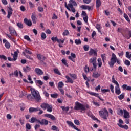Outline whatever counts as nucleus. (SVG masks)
Masks as SVG:
<instances>
[{"instance_id": "f257e3e1", "label": "nucleus", "mask_w": 131, "mask_h": 131, "mask_svg": "<svg viewBox=\"0 0 131 131\" xmlns=\"http://www.w3.org/2000/svg\"><path fill=\"white\" fill-rule=\"evenodd\" d=\"M31 94L28 95L27 96V99L29 100V101H35L36 102L41 101V97L38 91L33 88H31Z\"/></svg>"}, {"instance_id": "f03ea898", "label": "nucleus", "mask_w": 131, "mask_h": 131, "mask_svg": "<svg viewBox=\"0 0 131 131\" xmlns=\"http://www.w3.org/2000/svg\"><path fill=\"white\" fill-rule=\"evenodd\" d=\"M74 110H81L80 112L84 113L86 109H90V106L86 104L85 106L79 102L77 101L75 102V106L74 107Z\"/></svg>"}, {"instance_id": "7ed1b4c3", "label": "nucleus", "mask_w": 131, "mask_h": 131, "mask_svg": "<svg viewBox=\"0 0 131 131\" xmlns=\"http://www.w3.org/2000/svg\"><path fill=\"white\" fill-rule=\"evenodd\" d=\"M117 63L118 65H120V60H118L117 59V57H116V55L114 53H112V57L111 58V61L108 62V65L111 68H113L114 67V64L115 63Z\"/></svg>"}, {"instance_id": "20e7f679", "label": "nucleus", "mask_w": 131, "mask_h": 131, "mask_svg": "<svg viewBox=\"0 0 131 131\" xmlns=\"http://www.w3.org/2000/svg\"><path fill=\"white\" fill-rule=\"evenodd\" d=\"M99 114L101 118L107 120V117H109V112L107 110V108H104L103 110L99 111Z\"/></svg>"}, {"instance_id": "39448f33", "label": "nucleus", "mask_w": 131, "mask_h": 131, "mask_svg": "<svg viewBox=\"0 0 131 131\" xmlns=\"http://www.w3.org/2000/svg\"><path fill=\"white\" fill-rule=\"evenodd\" d=\"M64 7L67 9V10H68V11H71L73 13H75L76 10L75 8L73 7V4L69 3L67 5V2H65Z\"/></svg>"}, {"instance_id": "423d86ee", "label": "nucleus", "mask_w": 131, "mask_h": 131, "mask_svg": "<svg viewBox=\"0 0 131 131\" xmlns=\"http://www.w3.org/2000/svg\"><path fill=\"white\" fill-rule=\"evenodd\" d=\"M89 63L93 64V69L94 70L97 69V64H96V63H97V57H94L90 58L89 60Z\"/></svg>"}, {"instance_id": "0eeeda50", "label": "nucleus", "mask_w": 131, "mask_h": 131, "mask_svg": "<svg viewBox=\"0 0 131 131\" xmlns=\"http://www.w3.org/2000/svg\"><path fill=\"white\" fill-rule=\"evenodd\" d=\"M67 123L69 125V126H71V127H72V128H74V129H75L77 131H81V130L78 129V128L76 127V126L73 124V123L70 121H67Z\"/></svg>"}, {"instance_id": "6e6552de", "label": "nucleus", "mask_w": 131, "mask_h": 131, "mask_svg": "<svg viewBox=\"0 0 131 131\" xmlns=\"http://www.w3.org/2000/svg\"><path fill=\"white\" fill-rule=\"evenodd\" d=\"M88 94L91 95V96H94V97H97V98H98V99H99V100H100V101L104 102V99L101 98V97L99 96V94L93 92H88Z\"/></svg>"}, {"instance_id": "1a4fd4ad", "label": "nucleus", "mask_w": 131, "mask_h": 131, "mask_svg": "<svg viewBox=\"0 0 131 131\" xmlns=\"http://www.w3.org/2000/svg\"><path fill=\"white\" fill-rule=\"evenodd\" d=\"M8 15L7 17L8 19H10L13 14V9L11 7H8Z\"/></svg>"}, {"instance_id": "9d476101", "label": "nucleus", "mask_w": 131, "mask_h": 131, "mask_svg": "<svg viewBox=\"0 0 131 131\" xmlns=\"http://www.w3.org/2000/svg\"><path fill=\"white\" fill-rule=\"evenodd\" d=\"M39 107H30L29 109V113H33V112H37L38 111H39Z\"/></svg>"}, {"instance_id": "9b49d317", "label": "nucleus", "mask_w": 131, "mask_h": 131, "mask_svg": "<svg viewBox=\"0 0 131 131\" xmlns=\"http://www.w3.org/2000/svg\"><path fill=\"white\" fill-rule=\"evenodd\" d=\"M45 117H47V118H50L51 120H56V117L54 116V115L50 114H45L44 115Z\"/></svg>"}, {"instance_id": "f8f14e48", "label": "nucleus", "mask_w": 131, "mask_h": 131, "mask_svg": "<svg viewBox=\"0 0 131 131\" xmlns=\"http://www.w3.org/2000/svg\"><path fill=\"white\" fill-rule=\"evenodd\" d=\"M9 32L11 35H16L17 34V32H16V30L14 28L12 27H10L9 28Z\"/></svg>"}, {"instance_id": "ddd939ff", "label": "nucleus", "mask_w": 131, "mask_h": 131, "mask_svg": "<svg viewBox=\"0 0 131 131\" xmlns=\"http://www.w3.org/2000/svg\"><path fill=\"white\" fill-rule=\"evenodd\" d=\"M24 22L26 25H27L28 26H32V22H31V20H29L28 19L25 18L24 19Z\"/></svg>"}, {"instance_id": "4468645a", "label": "nucleus", "mask_w": 131, "mask_h": 131, "mask_svg": "<svg viewBox=\"0 0 131 131\" xmlns=\"http://www.w3.org/2000/svg\"><path fill=\"white\" fill-rule=\"evenodd\" d=\"M89 55L90 56H93V55H94V56H98V53L96 50L91 48L89 52Z\"/></svg>"}, {"instance_id": "2eb2a0df", "label": "nucleus", "mask_w": 131, "mask_h": 131, "mask_svg": "<svg viewBox=\"0 0 131 131\" xmlns=\"http://www.w3.org/2000/svg\"><path fill=\"white\" fill-rule=\"evenodd\" d=\"M35 72H36V74L39 76L42 75V74H43V71H42L41 69L37 68H36L35 69Z\"/></svg>"}, {"instance_id": "dca6fc26", "label": "nucleus", "mask_w": 131, "mask_h": 131, "mask_svg": "<svg viewBox=\"0 0 131 131\" xmlns=\"http://www.w3.org/2000/svg\"><path fill=\"white\" fill-rule=\"evenodd\" d=\"M3 43H5V47L6 49H10L11 48V44L6 39L3 40Z\"/></svg>"}, {"instance_id": "f3484780", "label": "nucleus", "mask_w": 131, "mask_h": 131, "mask_svg": "<svg viewBox=\"0 0 131 131\" xmlns=\"http://www.w3.org/2000/svg\"><path fill=\"white\" fill-rule=\"evenodd\" d=\"M123 36L124 37H125V38H127V39H130L131 38V30L127 31V34L124 35L122 34Z\"/></svg>"}, {"instance_id": "a211bd4d", "label": "nucleus", "mask_w": 131, "mask_h": 131, "mask_svg": "<svg viewBox=\"0 0 131 131\" xmlns=\"http://www.w3.org/2000/svg\"><path fill=\"white\" fill-rule=\"evenodd\" d=\"M124 111V118H129L130 115H129V113L126 110H123Z\"/></svg>"}, {"instance_id": "6ab92c4d", "label": "nucleus", "mask_w": 131, "mask_h": 131, "mask_svg": "<svg viewBox=\"0 0 131 131\" xmlns=\"http://www.w3.org/2000/svg\"><path fill=\"white\" fill-rule=\"evenodd\" d=\"M71 56H68V58L69 59V60H71V61H72V62H75V60L73 59V58H74L75 59V58H76V55H75V54L71 53Z\"/></svg>"}, {"instance_id": "aec40b11", "label": "nucleus", "mask_w": 131, "mask_h": 131, "mask_svg": "<svg viewBox=\"0 0 131 131\" xmlns=\"http://www.w3.org/2000/svg\"><path fill=\"white\" fill-rule=\"evenodd\" d=\"M18 52L19 50H17V51L14 52V53H11V56H13V60L14 61H16L18 58Z\"/></svg>"}, {"instance_id": "412c9836", "label": "nucleus", "mask_w": 131, "mask_h": 131, "mask_svg": "<svg viewBox=\"0 0 131 131\" xmlns=\"http://www.w3.org/2000/svg\"><path fill=\"white\" fill-rule=\"evenodd\" d=\"M115 93L116 94H117V95H120V94L121 93V91H120V88H119V85L116 86L115 88Z\"/></svg>"}, {"instance_id": "4be33fe9", "label": "nucleus", "mask_w": 131, "mask_h": 131, "mask_svg": "<svg viewBox=\"0 0 131 131\" xmlns=\"http://www.w3.org/2000/svg\"><path fill=\"white\" fill-rule=\"evenodd\" d=\"M49 124V121L43 119L41 121V125H48Z\"/></svg>"}, {"instance_id": "5701e85b", "label": "nucleus", "mask_w": 131, "mask_h": 131, "mask_svg": "<svg viewBox=\"0 0 131 131\" xmlns=\"http://www.w3.org/2000/svg\"><path fill=\"white\" fill-rule=\"evenodd\" d=\"M37 58L40 61H45L46 60V57L41 54H37Z\"/></svg>"}, {"instance_id": "b1692460", "label": "nucleus", "mask_w": 131, "mask_h": 131, "mask_svg": "<svg viewBox=\"0 0 131 131\" xmlns=\"http://www.w3.org/2000/svg\"><path fill=\"white\" fill-rule=\"evenodd\" d=\"M112 80L113 83H114L115 84H116V86H119V84L118 83V82H117V81L115 80V78L114 77V75L112 76Z\"/></svg>"}, {"instance_id": "393cba45", "label": "nucleus", "mask_w": 131, "mask_h": 131, "mask_svg": "<svg viewBox=\"0 0 131 131\" xmlns=\"http://www.w3.org/2000/svg\"><path fill=\"white\" fill-rule=\"evenodd\" d=\"M122 88L124 90H126L127 91H131V86H127V85L124 84L122 86Z\"/></svg>"}, {"instance_id": "a878e982", "label": "nucleus", "mask_w": 131, "mask_h": 131, "mask_svg": "<svg viewBox=\"0 0 131 131\" xmlns=\"http://www.w3.org/2000/svg\"><path fill=\"white\" fill-rule=\"evenodd\" d=\"M49 106V104L46 103H43L41 104L40 107L43 109V110H46L48 108V106Z\"/></svg>"}, {"instance_id": "bb28decb", "label": "nucleus", "mask_w": 131, "mask_h": 131, "mask_svg": "<svg viewBox=\"0 0 131 131\" xmlns=\"http://www.w3.org/2000/svg\"><path fill=\"white\" fill-rule=\"evenodd\" d=\"M66 78L67 79V81L66 82L67 83H68L69 82L70 83H73L74 81L72 80V79L70 78L69 76H66Z\"/></svg>"}, {"instance_id": "cd10ccee", "label": "nucleus", "mask_w": 131, "mask_h": 131, "mask_svg": "<svg viewBox=\"0 0 131 131\" xmlns=\"http://www.w3.org/2000/svg\"><path fill=\"white\" fill-rule=\"evenodd\" d=\"M31 18H32L33 23L34 24H36V16H35V15H34V14H32Z\"/></svg>"}, {"instance_id": "c85d7f7f", "label": "nucleus", "mask_w": 131, "mask_h": 131, "mask_svg": "<svg viewBox=\"0 0 131 131\" xmlns=\"http://www.w3.org/2000/svg\"><path fill=\"white\" fill-rule=\"evenodd\" d=\"M46 109L47 110L48 112H52L53 111V106L49 104Z\"/></svg>"}, {"instance_id": "c756f323", "label": "nucleus", "mask_w": 131, "mask_h": 131, "mask_svg": "<svg viewBox=\"0 0 131 131\" xmlns=\"http://www.w3.org/2000/svg\"><path fill=\"white\" fill-rule=\"evenodd\" d=\"M54 72L55 74H57V75H61V72H60V71L57 68L54 69Z\"/></svg>"}, {"instance_id": "7c9ffc66", "label": "nucleus", "mask_w": 131, "mask_h": 131, "mask_svg": "<svg viewBox=\"0 0 131 131\" xmlns=\"http://www.w3.org/2000/svg\"><path fill=\"white\" fill-rule=\"evenodd\" d=\"M124 18H125V20L128 22V23H130V19L129 17H128V15L126 14V13H124Z\"/></svg>"}, {"instance_id": "2f4dec72", "label": "nucleus", "mask_w": 131, "mask_h": 131, "mask_svg": "<svg viewBox=\"0 0 131 131\" xmlns=\"http://www.w3.org/2000/svg\"><path fill=\"white\" fill-rule=\"evenodd\" d=\"M101 5H102L101 0H96V8H100V7H101Z\"/></svg>"}, {"instance_id": "473e14b6", "label": "nucleus", "mask_w": 131, "mask_h": 131, "mask_svg": "<svg viewBox=\"0 0 131 131\" xmlns=\"http://www.w3.org/2000/svg\"><path fill=\"white\" fill-rule=\"evenodd\" d=\"M47 38V35L46 33L42 32L41 34V39L42 40H45Z\"/></svg>"}, {"instance_id": "72a5a7b5", "label": "nucleus", "mask_w": 131, "mask_h": 131, "mask_svg": "<svg viewBox=\"0 0 131 131\" xmlns=\"http://www.w3.org/2000/svg\"><path fill=\"white\" fill-rule=\"evenodd\" d=\"M97 62L98 63V67H102V65H103V63L102 62V59L101 58H98L97 59Z\"/></svg>"}, {"instance_id": "f704fd0d", "label": "nucleus", "mask_w": 131, "mask_h": 131, "mask_svg": "<svg viewBox=\"0 0 131 131\" xmlns=\"http://www.w3.org/2000/svg\"><path fill=\"white\" fill-rule=\"evenodd\" d=\"M17 26L18 27V28H20V29H23L24 26H23V24L22 23H17L16 24Z\"/></svg>"}, {"instance_id": "c9c22d12", "label": "nucleus", "mask_w": 131, "mask_h": 131, "mask_svg": "<svg viewBox=\"0 0 131 131\" xmlns=\"http://www.w3.org/2000/svg\"><path fill=\"white\" fill-rule=\"evenodd\" d=\"M64 84L63 82L60 81L58 83V89H62L64 86Z\"/></svg>"}, {"instance_id": "e433bc0d", "label": "nucleus", "mask_w": 131, "mask_h": 131, "mask_svg": "<svg viewBox=\"0 0 131 131\" xmlns=\"http://www.w3.org/2000/svg\"><path fill=\"white\" fill-rule=\"evenodd\" d=\"M51 129L52 130H53V131H60V130L59 129V128H58V127L55 125H53L51 127Z\"/></svg>"}, {"instance_id": "4c0bfd02", "label": "nucleus", "mask_w": 131, "mask_h": 131, "mask_svg": "<svg viewBox=\"0 0 131 131\" xmlns=\"http://www.w3.org/2000/svg\"><path fill=\"white\" fill-rule=\"evenodd\" d=\"M61 108L62 110H63V111H67V112L69 111V109H70L69 106L65 107L64 106H62L61 107Z\"/></svg>"}, {"instance_id": "58836bf2", "label": "nucleus", "mask_w": 131, "mask_h": 131, "mask_svg": "<svg viewBox=\"0 0 131 131\" xmlns=\"http://www.w3.org/2000/svg\"><path fill=\"white\" fill-rule=\"evenodd\" d=\"M23 70L24 72H27V71H30L31 68H29L28 66H26L25 68H23Z\"/></svg>"}, {"instance_id": "ea45409f", "label": "nucleus", "mask_w": 131, "mask_h": 131, "mask_svg": "<svg viewBox=\"0 0 131 131\" xmlns=\"http://www.w3.org/2000/svg\"><path fill=\"white\" fill-rule=\"evenodd\" d=\"M101 75L99 74L98 73H93V76L94 77V78H98V77H99Z\"/></svg>"}, {"instance_id": "a19ab883", "label": "nucleus", "mask_w": 131, "mask_h": 131, "mask_svg": "<svg viewBox=\"0 0 131 131\" xmlns=\"http://www.w3.org/2000/svg\"><path fill=\"white\" fill-rule=\"evenodd\" d=\"M61 62H62V64H63V65H64V66L68 67V63L66 61V59H65V58L62 59L61 60Z\"/></svg>"}, {"instance_id": "79ce46f5", "label": "nucleus", "mask_w": 131, "mask_h": 131, "mask_svg": "<svg viewBox=\"0 0 131 131\" xmlns=\"http://www.w3.org/2000/svg\"><path fill=\"white\" fill-rule=\"evenodd\" d=\"M36 121V118L33 117L31 118L30 120H29V121L31 123H34V122H35Z\"/></svg>"}, {"instance_id": "37998d69", "label": "nucleus", "mask_w": 131, "mask_h": 131, "mask_svg": "<svg viewBox=\"0 0 131 131\" xmlns=\"http://www.w3.org/2000/svg\"><path fill=\"white\" fill-rule=\"evenodd\" d=\"M62 35H63V36L69 35V31H68V30H65L62 33Z\"/></svg>"}, {"instance_id": "c03bdc74", "label": "nucleus", "mask_w": 131, "mask_h": 131, "mask_svg": "<svg viewBox=\"0 0 131 131\" xmlns=\"http://www.w3.org/2000/svg\"><path fill=\"white\" fill-rule=\"evenodd\" d=\"M58 96H59V95L57 93L51 94V98H53L54 99H57V98H58Z\"/></svg>"}, {"instance_id": "a18cd8bd", "label": "nucleus", "mask_w": 131, "mask_h": 131, "mask_svg": "<svg viewBox=\"0 0 131 131\" xmlns=\"http://www.w3.org/2000/svg\"><path fill=\"white\" fill-rule=\"evenodd\" d=\"M124 93H122L121 95L118 96V99L119 100H122L123 99H124Z\"/></svg>"}, {"instance_id": "49530a36", "label": "nucleus", "mask_w": 131, "mask_h": 131, "mask_svg": "<svg viewBox=\"0 0 131 131\" xmlns=\"http://www.w3.org/2000/svg\"><path fill=\"white\" fill-rule=\"evenodd\" d=\"M83 49L85 52H88V51H89V49H90V47H89V45H85L83 46Z\"/></svg>"}, {"instance_id": "de8ad7c7", "label": "nucleus", "mask_w": 131, "mask_h": 131, "mask_svg": "<svg viewBox=\"0 0 131 131\" xmlns=\"http://www.w3.org/2000/svg\"><path fill=\"white\" fill-rule=\"evenodd\" d=\"M36 83L41 86V85H42V84H43V82H42L40 80H37V81H36Z\"/></svg>"}, {"instance_id": "09e8293b", "label": "nucleus", "mask_w": 131, "mask_h": 131, "mask_svg": "<svg viewBox=\"0 0 131 131\" xmlns=\"http://www.w3.org/2000/svg\"><path fill=\"white\" fill-rule=\"evenodd\" d=\"M125 65H126V66H130V61L129 60L126 59L124 61Z\"/></svg>"}, {"instance_id": "8fccbe9b", "label": "nucleus", "mask_w": 131, "mask_h": 131, "mask_svg": "<svg viewBox=\"0 0 131 131\" xmlns=\"http://www.w3.org/2000/svg\"><path fill=\"white\" fill-rule=\"evenodd\" d=\"M70 76L73 78V79H77V76L75 74H70Z\"/></svg>"}, {"instance_id": "3c124183", "label": "nucleus", "mask_w": 131, "mask_h": 131, "mask_svg": "<svg viewBox=\"0 0 131 131\" xmlns=\"http://www.w3.org/2000/svg\"><path fill=\"white\" fill-rule=\"evenodd\" d=\"M58 37H52L51 38V40H52L53 42H56V41H58Z\"/></svg>"}, {"instance_id": "603ef678", "label": "nucleus", "mask_w": 131, "mask_h": 131, "mask_svg": "<svg viewBox=\"0 0 131 131\" xmlns=\"http://www.w3.org/2000/svg\"><path fill=\"white\" fill-rule=\"evenodd\" d=\"M75 43L76 45H81V40H80V39H76L75 41Z\"/></svg>"}, {"instance_id": "864d4df0", "label": "nucleus", "mask_w": 131, "mask_h": 131, "mask_svg": "<svg viewBox=\"0 0 131 131\" xmlns=\"http://www.w3.org/2000/svg\"><path fill=\"white\" fill-rule=\"evenodd\" d=\"M101 59L104 63V62H105V60H106V54H101Z\"/></svg>"}, {"instance_id": "5fc2aeb1", "label": "nucleus", "mask_w": 131, "mask_h": 131, "mask_svg": "<svg viewBox=\"0 0 131 131\" xmlns=\"http://www.w3.org/2000/svg\"><path fill=\"white\" fill-rule=\"evenodd\" d=\"M26 127L27 129H29V130L31 129V125H30V124L29 123H27L26 124Z\"/></svg>"}, {"instance_id": "6e6d98bb", "label": "nucleus", "mask_w": 131, "mask_h": 131, "mask_svg": "<svg viewBox=\"0 0 131 131\" xmlns=\"http://www.w3.org/2000/svg\"><path fill=\"white\" fill-rule=\"evenodd\" d=\"M101 93H108V92H110V90L109 89H101Z\"/></svg>"}, {"instance_id": "4d7b16f0", "label": "nucleus", "mask_w": 131, "mask_h": 131, "mask_svg": "<svg viewBox=\"0 0 131 131\" xmlns=\"http://www.w3.org/2000/svg\"><path fill=\"white\" fill-rule=\"evenodd\" d=\"M70 3H72L73 6H75V7H76V6H77V4L74 0H70Z\"/></svg>"}, {"instance_id": "13d9d810", "label": "nucleus", "mask_w": 131, "mask_h": 131, "mask_svg": "<svg viewBox=\"0 0 131 131\" xmlns=\"http://www.w3.org/2000/svg\"><path fill=\"white\" fill-rule=\"evenodd\" d=\"M84 71L86 73H88V72H90V68L85 66L84 68Z\"/></svg>"}, {"instance_id": "bf43d9fd", "label": "nucleus", "mask_w": 131, "mask_h": 131, "mask_svg": "<svg viewBox=\"0 0 131 131\" xmlns=\"http://www.w3.org/2000/svg\"><path fill=\"white\" fill-rule=\"evenodd\" d=\"M74 122L76 125H80V123L79 122V121L78 120H75L74 121Z\"/></svg>"}, {"instance_id": "052dcab7", "label": "nucleus", "mask_w": 131, "mask_h": 131, "mask_svg": "<svg viewBox=\"0 0 131 131\" xmlns=\"http://www.w3.org/2000/svg\"><path fill=\"white\" fill-rule=\"evenodd\" d=\"M65 41V40H62V39H58V40H57V42H58V43H63Z\"/></svg>"}, {"instance_id": "680f3d73", "label": "nucleus", "mask_w": 131, "mask_h": 131, "mask_svg": "<svg viewBox=\"0 0 131 131\" xmlns=\"http://www.w3.org/2000/svg\"><path fill=\"white\" fill-rule=\"evenodd\" d=\"M24 38L25 39H26L27 40H28V41H30L31 40V39L29 37V36H28V35H26L24 36Z\"/></svg>"}, {"instance_id": "e2e57ef3", "label": "nucleus", "mask_w": 131, "mask_h": 131, "mask_svg": "<svg viewBox=\"0 0 131 131\" xmlns=\"http://www.w3.org/2000/svg\"><path fill=\"white\" fill-rule=\"evenodd\" d=\"M0 59H3V60H7V57L4 55H0Z\"/></svg>"}, {"instance_id": "0e129e2a", "label": "nucleus", "mask_w": 131, "mask_h": 131, "mask_svg": "<svg viewBox=\"0 0 131 131\" xmlns=\"http://www.w3.org/2000/svg\"><path fill=\"white\" fill-rule=\"evenodd\" d=\"M29 4L30 8H34V4H33L31 1L29 2Z\"/></svg>"}, {"instance_id": "69168bd1", "label": "nucleus", "mask_w": 131, "mask_h": 131, "mask_svg": "<svg viewBox=\"0 0 131 131\" xmlns=\"http://www.w3.org/2000/svg\"><path fill=\"white\" fill-rule=\"evenodd\" d=\"M6 118L9 120H11L12 119V115H11V114H8L7 115Z\"/></svg>"}, {"instance_id": "338daca9", "label": "nucleus", "mask_w": 131, "mask_h": 131, "mask_svg": "<svg viewBox=\"0 0 131 131\" xmlns=\"http://www.w3.org/2000/svg\"><path fill=\"white\" fill-rule=\"evenodd\" d=\"M38 10L39 12H43V8L41 7H38Z\"/></svg>"}, {"instance_id": "774afa93", "label": "nucleus", "mask_w": 131, "mask_h": 131, "mask_svg": "<svg viewBox=\"0 0 131 131\" xmlns=\"http://www.w3.org/2000/svg\"><path fill=\"white\" fill-rule=\"evenodd\" d=\"M43 94L45 97H49V94L46 91H43Z\"/></svg>"}]
</instances>
